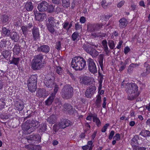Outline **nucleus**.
Wrapping results in <instances>:
<instances>
[{"label": "nucleus", "mask_w": 150, "mask_h": 150, "mask_svg": "<svg viewBox=\"0 0 150 150\" xmlns=\"http://www.w3.org/2000/svg\"><path fill=\"white\" fill-rule=\"evenodd\" d=\"M125 88L126 93L130 95L127 97L128 100H133L138 96V87L135 83H127L125 86Z\"/></svg>", "instance_id": "nucleus-1"}, {"label": "nucleus", "mask_w": 150, "mask_h": 150, "mask_svg": "<svg viewBox=\"0 0 150 150\" xmlns=\"http://www.w3.org/2000/svg\"><path fill=\"white\" fill-rule=\"evenodd\" d=\"M44 55L39 54L35 56L32 60L31 68L34 70H40L44 66L45 62L43 60Z\"/></svg>", "instance_id": "nucleus-2"}, {"label": "nucleus", "mask_w": 150, "mask_h": 150, "mask_svg": "<svg viewBox=\"0 0 150 150\" xmlns=\"http://www.w3.org/2000/svg\"><path fill=\"white\" fill-rule=\"evenodd\" d=\"M72 67L76 70H81L86 66V61L81 57H75L72 59L71 62Z\"/></svg>", "instance_id": "nucleus-3"}, {"label": "nucleus", "mask_w": 150, "mask_h": 150, "mask_svg": "<svg viewBox=\"0 0 150 150\" xmlns=\"http://www.w3.org/2000/svg\"><path fill=\"white\" fill-rule=\"evenodd\" d=\"M73 88L70 85H65L61 90V94L62 97L66 99L71 98L73 96Z\"/></svg>", "instance_id": "nucleus-4"}, {"label": "nucleus", "mask_w": 150, "mask_h": 150, "mask_svg": "<svg viewBox=\"0 0 150 150\" xmlns=\"http://www.w3.org/2000/svg\"><path fill=\"white\" fill-rule=\"evenodd\" d=\"M90 45L97 47V46L95 45L92 44L90 45L88 43H87L83 45V48L87 53L91 55L93 58H96L98 56L99 52L95 49L91 47Z\"/></svg>", "instance_id": "nucleus-5"}, {"label": "nucleus", "mask_w": 150, "mask_h": 150, "mask_svg": "<svg viewBox=\"0 0 150 150\" xmlns=\"http://www.w3.org/2000/svg\"><path fill=\"white\" fill-rule=\"evenodd\" d=\"M102 23H88L87 24V30L88 31L94 32L99 30L103 26Z\"/></svg>", "instance_id": "nucleus-6"}, {"label": "nucleus", "mask_w": 150, "mask_h": 150, "mask_svg": "<svg viewBox=\"0 0 150 150\" xmlns=\"http://www.w3.org/2000/svg\"><path fill=\"white\" fill-rule=\"evenodd\" d=\"M87 62L89 71L93 74L97 73V69L94 60L91 58H89L87 59Z\"/></svg>", "instance_id": "nucleus-7"}, {"label": "nucleus", "mask_w": 150, "mask_h": 150, "mask_svg": "<svg viewBox=\"0 0 150 150\" xmlns=\"http://www.w3.org/2000/svg\"><path fill=\"white\" fill-rule=\"evenodd\" d=\"M72 123L68 120L62 119L58 124L59 127L61 129H64L69 125H72Z\"/></svg>", "instance_id": "nucleus-8"}, {"label": "nucleus", "mask_w": 150, "mask_h": 150, "mask_svg": "<svg viewBox=\"0 0 150 150\" xmlns=\"http://www.w3.org/2000/svg\"><path fill=\"white\" fill-rule=\"evenodd\" d=\"M96 88L95 86L91 85L87 89L85 92V96L88 98H91L94 93Z\"/></svg>", "instance_id": "nucleus-9"}, {"label": "nucleus", "mask_w": 150, "mask_h": 150, "mask_svg": "<svg viewBox=\"0 0 150 150\" xmlns=\"http://www.w3.org/2000/svg\"><path fill=\"white\" fill-rule=\"evenodd\" d=\"M25 139L27 140L28 142L31 143V141L32 142L34 141H40L41 137L38 134H32L26 137Z\"/></svg>", "instance_id": "nucleus-10"}, {"label": "nucleus", "mask_w": 150, "mask_h": 150, "mask_svg": "<svg viewBox=\"0 0 150 150\" xmlns=\"http://www.w3.org/2000/svg\"><path fill=\"white\" fill-rule=\"evenodd\" d=\"M22 129L26 133L30 134L33 132V127L29 123L25 122L22 126Z\"/></svg>", "instance_id": "nucleus-11"}, {"label": "nucleus", "mask_w": 150, "mask_h": 150, "mask_svg": "<svg viewBox=\"0 0 150 150\" xmlns=\"http://www.w3.org/2000/svg\"><path fill=\"white\" fill-rule=\"evenodd\" d=\"M48 6V4L46 1H43L38 4V8L40 11L44 12L47 10Z\"/></svg>", "instance_id": "nucleus-12"}, {"label": "nucleus", "mask_w": 150, "mask_h": 150, "mask_svg": "<svg viewBox=\"0 0 150 150\" xmlns=\"http://www.w3.org/2000/svg\"><path fill=\"white\" fill-rule=\"evenodd\" d=\"M59 23L53 17H50L49 18L47 22L46 25H53L55 28H57Z\"/></svg>", "instance_id": "nucleus-13"}, {"label": "nucleus", "mask_w": 150, "mask_h": 150, "mask_svg": "<svg viewBox=\"0 0 150 150\" xmlns=\"http://www.w3.org/2000/svg\"><path fill=\"white\" fill-rule=\"evenodd\" d=\"M32 34L34 40H36L39 38L40 33L38 28L36 27H34L32 30Z\"/></svg>", "instance_id": "nucleus-14"}, {"label": "nucleus", "mask_w": 150, "mask_h": 150, "mask_svg": "<svg viewBox=\"0 0 150 150\" xmlns=\"http://www.w3.org/2000/svg\"><path fill=\"white\" fill-rule=\"evenodd\" d=\"M14 106L16 110L21 111L23 109L24 104L23 102L16 101L15 102Z\"/></svg>", "instance_id": "nucleus-15"}, {"label": "nucleus", "mask_w": 150, "mask_h": 150, "mask_svg": "<svg viewBox=\"0 0 150 150\" xmlns=\"http://www.w3.org/2000/svg\"><path fill=\"white\" fill-rule=\"evenodd\" d=\"M80 83L85 85H88L91 82L90 78L87 76H84L80 79Z\"/></svg>", "instance_id": "nucleus-16"}, {"label": "nucleus", "mask_w": 150, "mask_h": 150, "mask_svg": "<svg viewBox=\"0 0 150 150\" xmlns=\"http://www.w3.org/2000/svg\"><path fill=\"white\" fill-rule=\"evenodd\" d=\"M50 50L49 47L47 45H43L38 47L37 49L38 51L46 53L48 52Z\"/></svg>", "instance_id": "nucleus-17"}, {"label": "nucleus", "mask_w": 150, "mask_h": 150, "mask_svg": "<svg viewBox=\"0 0 150 150\" xmlns=\"http://www.w3.org/2000/svg\"><path fill=\"white\" fill-rule=\"evenodd\" d=\"M35 15L36 19L39 21H43L46 16L45 14L44 13H35Z\"/></svg>", "instance_id": "nucleus-18"}, {"label": "nucleus", "mask_w": 150, "mask_h": 150, "mask_svg": "<svg viewBox=\"0 0 150 150\" xmlns=\"http://www.w3.org/2000/svg\"><path fill=\"white\" fill-rule=\"evenodd\" d=\"M119 27L121 28H123L126 26L128 24V21L125 18H122L119 20Z\"/></svg>", "instance_id": "nucleus-19"}, {"label": "nucleus", "mask_w": 150, "mask_h": 150, "mask_svg": "<svg viewBox=\"0 0 150 150\" xmlns=\"http://www.w3.org/2000/svg\"><path fill=\"white\" fill-rule=\"evenodd\" d=\"M45 84L46 86L48 88H51L53 87L54 85V79L51 78L48 79L47 80H45Z\"/></svg>", "instance_id": "nucleus-20"}, {"label": "nucleus", "mask_w": 150, "mask_h": 150, "mask_svg": "<svg viewBox=\"0 0 150 150\" xmlns=\"http://www.w3.org/2000/svg\"><path fill=\"white\" fill-rule=\"evenodd\" d=\"M9 17L6 14H3L1 17V21L3 24H6L9 21Z\"/></svg>", "instance_id": "nucleus-21"}, {"label": "nucleus", "mask_w": 150, "mask_h": 150, "mask_svg": "<svg viewBox=\"0 0 150 150\" xmlns=\"http://www.w3.org/2000/svg\"><path fill=\"white\" fill-rule=\"evenodd\" d=\"M102 101L101 97L100 94L97 95L96 98L95 102V105L97 108H100L101 107V103Z\"/></svg>", "instance_id": "nucleus-22"}, {"label": "nucleus", "mask_w": 150, "mask_h": 150, "mask_svg": "<svg viewBox=\"0 0 150 150\" xmlns=\"http://www.w3.org/2000/svg\"><path fill=\"white\" fill-rule=\"evenodd\" d=\"M7 40L3 39H0V51L4 49L6 46Z\"/></svg>", "instance_id": "nucleus-23"}, {"label": "nucleus", "mask_w": 150, "mask_h": 150, "mask_svg": "<svg viewBox=\"0 0 150 150\" xmlns=\"http://www.w3.org/2000/svg\"><path fill=\"white\" fill-rule=\"evenodd\" d=\"M63 28L65 29L67 32L68 31L72 26V23H69L68 21L64 22L62 24Z\"/></svg>", "instance_id": "nucleus-24"}, {"label": "nucleus", "mask_w": 150, "mask_h": 150, "mask_svg": "<svg viewBox=\"0 0 150 150\" xmlns=\"http://www.w3.org/2000/svg\"><path fill=\"white\" fill-rule=\"evenodd\" d=\"M28 89L29 91L31 92L35 91L37 88V84L35 83H27Z\"/></svg>", "instance_id": "nucleus-25"}, {"label": "nucleus", "mask_w": 150, "mask_h": 150, "mask_svg": "<svg viewBox=\"0 0 150 150\" xmlns=\"http://www.w3.org/2000/svg\"><path fill=\"white\" fill-rule=\"evenodd\" d=\"M64 110L67 111L69 113H72L73 107L70 104L67 103L65 104L64 105Z\"/></svg>", "instance_id": "nucleus-26"}, {"label": "nucleus", "mask_w": 150, "mask_h": 150, "mask_svg": "<svg viewBox=\"0 0 150 150\" xmlns=\"http://www.w3.org/2000/svg\"><path fill=\"white\" fill-rule=\"evenodd\" d=\"M10 35L11 39L14 40V42H16L18 41L19 37L17 33L15 32H12L11 33Z\"/></svg>", "instance_id": "nucleus-27"}, {"label": "nucleus", "mask_w": 150, "mask_h": 150, "mask_svg": "<svg viewBox=\"0 0 150 150\" xmlns=\"http://www.w3.org/2000/svg\"><path fill=\"white\" fill-rule=\"evenodd\" d=\"M37 76L36 75H34L31 76L28 80L27 83H35L37 84Z\"/></svg>", "instance_id": "nucleus-28"}, {"label": "nucleus", "mask_w": 150, "mask_h": 150, "mask_svg": "<svg viewBox=\"0 0 150 150\" xmlns=\"http://www.w3.org/2000/svg\"><path fill=\"white\" fill-rule=\"evenodd\" d=\"M25 8L28 11H31L33 8V6L31 2H27L25 4Z\"/></svg>", "instance_id": "nucleus-29"}, {"label": "nucleus", "mask_w": 150, "mask_h": 150, "mask_svg": "<svg viewBox=\"0 0 150 150\" xmlns=\"http://www.w3.org/2000/svg\"><path fill=\"white\" fill-rule=\"evenodd\" d=\"M104 56V54H100L98 57V62L101 69L102 68L103 66V61Z\"/></svg>", "instance_id": "nucleus-30"}, {"label": "nucleus", "mask_w": 150, "mask_h": 150, "mask_svg": "<svg viewBox=\"0 0 150 150\" xmlns=\"http://www.w3.org/2000/svg\"><path fill=\"white\" fill-rule=\"evenodd\" d=\"M11 33L10 30L6 27H3L2 28V34L4 36L6 37L9 36Z\"/></svg>", "instance_id": "nucleus-31"}, {"label": "nucleus", "mask_w": 150, "mask_h": 150, "mask_svg": "<svg viewBox=\"0 0 150 150\" xmlns=\"http://www.w3.org/2000/svg\"><path fill=\"white\" fill-rule=\"evenodd\" d=\"M92 116L93 119V121L96 123L98 127L100 126V125L101 122L98 118L97 117V115L94 113Z\"/></svg>", "instance_id": "nucleus-32"}, {"label": "nucleus", "mask_w": 150, "mask_h": 150, "mask_svg": "<svg viewBox=\"0 0 150 150\" xmlns=\"http://www.w3.org/2000/svg\"><path fill=\"white\" fill-rule=\"evenodd\" d=\"M21 49L19 45L17 44H16L13 49V51L14 54L17 55L20 52Z\"/></svg>", "instance_id": "nucleus-33"}, {"label": "nucleus", "mask_w": 150, "mask_h": 150, "mask_svg": "<svg viewBox=\"0 0 150 150\" xmlns=\"http://www.w3.org/2000/svg\"><path fill=\"white\" fill-rule=\"evenodd\" d=\"M139 139V136L137 135L134 136V137L131 140V144L132 146H135L138 145V140Z\"/></svg>", "instance_id": "nucleus-34"}, {"label": "nucleus", "mask_w": 150, "mask_h": 150, "mask_svg": "<svg viewBox=\"0 0 150 150\" xmlns=\"http://www.w3.org/2000/svg\"><path fill=\"white\" fill-rule=\"evenodd\" d=\"M139 134L144 137L150 136V132L149 131L146 130H142Z\"/></svg>", "instance_id": "nucleus-35"}, {"label": "nucleus", "mask_w": 150, "mask_h": 150, "mask_svg": "<svg viewBox=\"0 0 150 150\" xmlns=\"http://www.w3.org/2000/svg\"><path fill=\"white\" fill-rule=\"evenodd\" d=\"M47 125L45 123H42L40 125V132H43L45 131L47 129Z\"/></svg>", "instance_id": "nucleus-36"}, {"label": "nucleus", "mask_w": 150, "mask_h": 150, "mask_svg": "<svg viewBox=\"0 0 150 150\" xmlns=\"http://www.w3.org/2000/svg\"><path fill=\"white\" fill-rule=\"evenodd\" d=\"M45 91L43 89H39L38 91L36 93V96L39 98L45 96Z\"/></svg>", "instance_id": "nucleus-37"}, {"label": "nucleus", "mask_w": 150, "mask_h": 150, "mask_svg": "<svg viewBox=\"0 0 150 150\" xmlns=\"http://www.w3.org/2000/svg\"><path fill=\"white\" fill-rule=\"evenodd\" d=\"M138 66V65L137 64H131L129 65V66L128 67L127 72L129 74H131L133 71V68Z\"/></svg>", "instance_id": "nucleus-38"}, {"label": "nucleus", "mask_w": 150, "mask_h": 150, "mask_svg": "<svg viewBox=\"0 0 150 150\" xmlns=\"http://www.w3.org/2000/svg\"><path fill=\"white\" fill-rule=\"evenodd\" d=\"M55 116L54 115H52L48 118L47 122L49 123L52 124L55 122Z\"/></svg>", "instance_id": "nucleus-39"}, {"label": "nucleus", "mask_w": 150, "mask_h": 150, "mask_svg": "<svg viewBox=\"0 0 150 150\" xmlns=\"http://www.w3.org/2000/svg\"><path fill=\"white\" fill-rule=\"evenodd\" d=\"M62 6L65 8H67L69 7L70 3L69 0H62Z\"/></svg>", "instance_id": "nucleus-40"}, {"label": "nucleus", "mask_w": 150, "mask_h": 150, "mask_svg": "<svg viewBox=\"0 0 150 150\" xmlns=\"http://www.w3.org/2000/svg\"><path fill=\"white\" fill-rule=\"evenodd\" d=\"M48 31L51 33L53 34L55 32V30L54 27L53 25H46Z\"/></svg>", "instance_id": "nucleus-41"}, {"label": "nucleus", "mask_w": 150, "mask_h": 150, "mask_svg": "<svg viewBox=\"0 0 150 150\" xmlns=\"http://www.w3.org/2000/svg\"><path fill=\"white\" fill-rule=\"evenodd\" d=\"M108 45L111 50L114 49L115 47V44L114 41L112 40H109L108 42Z\"/></svg>", "instance_id": "nucleus-42"}, {"label": "nucleus", "mask_w": 150, "mask_h": 150, "mask_svg": "<svg viewBox=\"0 0 150 150\" xmlns=\"http://www.w3.org/2000/svg\"><path fill=\"white\" fill-rule=\"evenodd\" d=\"M19 58H13L10 62V64H13L15 65H17L19 63Z\"/></svg>", "instance_id": "nucleus-43"}, {"label": "nucleus", "mask_w": 150, "mask_h": 150, "mask_svg": "<svg viewBox=\"0 0 150 150\" xmlns=\"http://www.w3.org/2000/svg\"><path fill=\"white\" fill-rule=\"evenodd\" d=\"M21 30L23 35H26L28 30L26 26H23L21 27Z\"/></svg>", "instance_id": "nucleus-44"}, {"label": "nucleus", "mask_w": 150, "mask_h": 150, "mask_svg": "<svg viewBox=\"0 0 150 150\" xmlns=\"http://www.w3.org/2000/svg\"><path fill=\"white\" fill-rule=\"evenodd\" d=\"M47 10L49 13H52L54 12L55 8L53 5H48Z\"/></svg>", "instance_id": "nucleus-45"}, {"label": "nucleus", "mask_w": 150, "mask_h": 150, "mask_svg": "<svg viewBox=\"0 0 150 150\" xmlns=\"http://www.w3.org/2000/svg\"><path fill=\"white\" fill-rule=\"evenodd\" d=\"M5 100L3 99H0V109H2L4 108L5 105Z\"/></svg>", "instance_id": "nucleus-46"}, {"label": "nucleus", "mask_w": 150, "mask_h": 150, "mask_svg": "<svg viewBox=\"0 0 150 150\" xmlns=\"http://www.w3.org/2000/svg\"><path fill=\"white\" fill-rule=\"evenodd\" d=\"M103 75L101 74L99 72H98V83H102L103 82V80L104 79L103 78Z\"/></svg>", "instance_id": "nucleus-47"}, {"label": "nucleus", "mask_w": 150, "mask_h": 150, "mask_svg": "<svg viewBox=\"0 0 150 150\" xmlns=\"http://www.w3.org/2000/svg\"><path fill=\"white\" fill-rule=\"evenodd\" d=\"M53 100V99L50 97H49L48 99L45 101V104L48 105H50L52 104Z\"/></svg>", "instance_id": "nucleus-48"}, {"label": "nucleus", "mask_w": 150, "mask_h": 150, "mask_svg": "<svg viewBox=\"0 0 150 150\" xmlns=\"http://www.w3.org/2000/svg\"><path fill=\"white\" fill-rule=\"evenodd\" d=\"M79 36V34L77 32H74L72 35V38L73 41H75L76 40L77 38Z\"/></svg>", "instance_id": "nucleus-49"}, {"label": "nucleus", "mask_w": 150, "mask_h": 150, "mask_svg": "<svg viewBox=\"0 0 150 150\" xmlns=\"http://www.w3.org/2000/svg\"><path fill=\"white\" fill-rule=\"evenodd\" d=\"M30 123L33 125L34 127H36L39 124V122L34 119H33L31 121Z\"/></svg>", "instance_id": "nucleus-50"}, {"label": "nucleus", "mask_w": 150, "mask_h": 150, "mask_svg": "<svg viewBox=\"0 0 150 150\" xmlns=\"http://www.w3.org/2000/svg\"><path fill=\"white\" fill-rule=\"evenodd\" d=\"M2 54L5 58H7L10 54V52L7 50L4 51L2 52Z\"/></svg>", "instance_id": "nucleus-51"}, {"label": "nucleus", "mask_w": 150, "mask_h": 150, "mask_svg": "<svg viewBox=\"0 0 150 150\" xmlns=\"http://www.w3.org/2000/svg\"><path fill=\"white\" fill-rule=\"evenodd\" d=\"M63 70L62 68L60 67H57L56 69V71L57 74L59 75H61Z\"/></svg>", "instance_id": "nucleus-52"}, {"label": "nucleus", "mask_w": 150, "mask_h": 150, "mask_svg": "<svg viewBox=\"0 0 150 150\" xmlns=\"http://www.w3.org/2000/svg\"><path fill=\"white\" fill-rule=\"evenodd\" d=\"M62 11L61 6H57L55 8L54 12L57 13H59Z\"/></svg>", "instance_id": "nucleus-53"}, {"label": "nucleus", "mask_w": 150, "mask_h": 150, "mask_svg": "<svg viewBox=\"0 0 150 150\" xmlns=\"http://www.w3.org/2000/svg\"><path fill=\"white\" fill-rule=\"evenodd\" d=\"M108 4L106 3V1L105 0H103L101 2V5L104 8H106L107 7Z\"/></svg>", "instance_id": "nucleus-54"}, {"label": "nucleus", "mask_w": 150, "mask_h": 150, "mask_svg": "<svg viewBox=\"0 0 150 150\" xmlns=\"http://www.w3.org/2000/svg\"><path fill=\"white\" fill-rule=\"evenodd\" d=\"M61 42L60 41H58L56 43L55 48L58 50H60L61 48Z\"/></svg>", "instance_id": "nucleus-55"}, {"label": "nucleus", "mask_w": 150, "mask_h": 150, "mask_svg": "<svg viewBox=\"0 0 150 150\" xmlns=\"http://www.w3.org/2000/svg\"><path fill=\"white\" fill-rule=\"evenodd\" d=\"M109 125L108 123L105 124L102 128L101 130V132H105L106 131V129L109 126Z\"/></svg>", "instance_id": "nucleus-56"}, {"label": "nucleus", "mask_w": 150, "mask_h": 150, "mask_svg": "<svg viewBox=\"0 0 150 150\" xmlns=\"http://www.w3.org/2000/svg\"><path fill=\"white\" fill-rule=\"evenodd\" d=\"M41 147L40 145H33V150H41Z\"/></svg>", "instance_id": "nucleus-57"}, {"label": "nucleus", "mask_w": 150, "mask_h": 150, "mask_svg": "<svg viewBox=\"0 0 150 150\" xmlns=\"http://www.w3.org/2000/svg\"><path fill=\"white\" fill-rule=\"evenodd\" d=\"M125 3V1H122L120 2L117 5V7L120 8H121Z\"/></svg>", "instance_id": "nucleus-58"}, {"label": "nucleus", "mask_w": 150, "mask_h": 150, "mask_svg": "<svg viewBox=\"0 0 150 150\" xmlns=\"http://www.w3.org/2000/svg\"><path fill=\"white\" fill-rule=\"evenodd\" d=\"M113 139L115 140L118 141L120 139V135L118 133L116 134L114 137Z\"/></svg>", "instance_id": "nucleus-59"}, {"label": "nucleus", "mask_w": 150, "mask_h": 150, "mask_svg": "<svg viewBox=\"0 0 150 150\" xmlns=\"http://www.w3.org/2000/svg\"><path fill=\"white\" fill-rule=\"evenodd\" d=\"M54 92L57 93L58 91L59 90V87L58 85L56 83L54 84Z\"/></svg>", "instance_id": "nucleus-60"}, {"label": "nucleus", "mask_w": 150, "mask_h": 150, "mask_svg": "<svg viewBox=\"0 0 150 150\" xmlns=\"http://www.w3.org/2000/svg\"><path fill=\"white\" fill-rule=\"evenodd\" d=\"M60 128L59 127V125H54L53 127V130L55 132L57 131Z\"/></svg>", "instance_id": "nucleus-61"}, {"label": "nucleus", "mask_w": 150, "mask_h": 150, "mask_svg": "<svg viewBox=\"0 0 150 150\" xmlns=\"http://www.w3.org/2000/svg\"><path fill=\"white\" fill-rule=\"evenodd\" d=\"M79 21L81 23H84L86 21V18L84 16H82L80 18Z\"/></svg>", "instance_id": "nucleus-62"}, {"label": "nucleus", "mask_w": 150, "mask_h": 150, "mask_svg": "<svg viewBox=\"0 0 150 150\" xmlns=\"http://www.w3.org/2000/svg\"><path fill=\"white\" fill-rule=\"evenodd\" d=\"M75 28L76 30H78L81 28V25L79 24L78 23H77L75 24Z\"/></svg>", "instance_id": "nucleus-63"}, {"label": "nucleus", "mask_w": 150, "mask_h": 150, "mask_svg": "<svg viewBox=\"0 0 150 150\" xmlns=\"http://www.w3.org/2000/svg\"><path fill=\"white\" fill-rule=\"evenodd\" d=\"M115 134V132L114 131H111L110 132V134L109 137V139H111L114 135Z\"/></svg>", "instance_id": "nucleus-64"}]
</instances>
